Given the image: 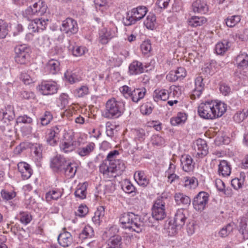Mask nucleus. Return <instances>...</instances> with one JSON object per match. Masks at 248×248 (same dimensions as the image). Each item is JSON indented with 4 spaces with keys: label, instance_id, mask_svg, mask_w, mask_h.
Masks as SVG:
<instances>
[{
    "label": "nucleus",
    "instance_id": "obj_1",
    "mask_svg": "<svg viewBox=\"0 0 248 248\" xmlns=\"http://www.w3.org/2000/svg\"><path fill=\"white\" fill-rule=\"evenodd\" d=\"M125 164L120 157V153L114 150L109 152L99 166V172L105 179H113L123 171Z\"/></svg>",
    "mask_w": 248,
    "mask_h": 248
},
{
    "label": "nucleus",
    "instance_id": "obj_2",
    "mask_svg": "<svg viewBox=\"0 0 248 248\" xmlns=\"http://www.w3.org/2000/svg\"><path fill=\"white\" fill-rule=\"evenodd\" d=\"M226 109L227 105L224 103L217 100H210L201 103L198 108V112L203 119L214 120L221 117Z\"/></svg>",
    "mask_w": 248,
    "mask_h": 248
},
{
    "label": "nucleus",
    "instance_id": "obj_3",
    "mask_svg": "<svg viewBox=\"0 0 248 248\" xmlns=\"http://www.w3.org/2000/svg\"><path fill=\"white\" fill-rule=\"evenodd\" d=\"M122 227L138 233L140 232L143 226V222L140 217L132 212L124 213L120 218Z\"/></svg>",
    "mask_w": 248,
    "mask_h": 248
},
{
    "label": "nucleus",
    "instance_id": "obj_4",
    "mask_svg": "<svg viewBox=\"0 0 248 248\" xmlns=\"http://www.w3.org/2000/svg\"><path fill=\"white\" fill-rule=\"evenodd\" d=\"M124 111V104L118 101L113 98L106 103L105 108L102 112V116L108 119L117 118L121 116Z\"/></svg>",
    "mask_w": 248,
    "mask_h": 248
},
{
    "label": "nucleus",
    "instance_id": "obj_5",
    "mask_svg": "<svg viewBox=\"0 0 248 248\" xmlns=\"http://www.w3.org/2000/svg\"><path fill=\"white\" fill-rule=\"evenodd\" d=\"M47 6L41 0H34L32 6H30L23 12V16L28 20H31L34 16H41L45 14Z\"/></svg>",
    "mask_w": 248,
    "mask_h": 248
},
{
    "label": "nucleus",
    "instance_id": "obj_6",
    "mask_svg": "<svg viewBox=\"0 0 248 248\" xmlns=\"http://www.w3.org/2000/svg\"><path fill=\"white\" fill-rule=\"evenodd\" d=\"M166 200V198L159 196L155 201L152 209V217L155 219L161 220L166 217L165 204Z\"/></svg>",
    "mask_w": 248,
    "mask_h": 248
},
{
    "label": "nucleus",
    "instance_id": "obj_7",
    "mask_svg": "<svg viewBox=\"0 0 248 248\" xmlns=\"http://www.w3.org/2000/svg\"><path fill=\"white\" fill-rule=\"evenodd\" d=\"M76 146V142L73 133H65L63 136V140L59 145L60 151L65 154L73 151Z\"/></svg>",
    "mask_w": 248,
    "mask_h": 248
},
{
    "label": "nucleus",
    "instance_id": "obj_8",
    "mask_svg": "<svg viewBox=\"0 0 248 248\" xmlns=\"http://www.w3.org/2000/svg\"><path fill=\"white\" fill-rule=\"evenodd\" d=\"M16 53L15 61L16 62L24 64L29 59L30 48L26 45H21L16 46L15 48Z\"/></svg>",
    "mask_w": 248,
    "mask_h": 248
},
{
    "label": "nucleus",
    "instance_id": "obj_9",
    "mask_svg": "<svg viewBox=\"0 0 248 248\" xmlns=\"http://www.w3.org/2000/svg\"><path fill=\"white\" fill-rule=\"evenodd\" d=\"M209 201V194L204 191L200 192L194 198L192 203L194 209L202 211L206 207Z\"/></svg>",
    "mask_w": 248,
    "mask_h": 248
},
{
    "label": "nucleus",
    "instance_id": "obj_10",
    "mask_svg": "<svg viewBox=\"0 0 248 248\" xmlns=\"http://www.w3.org/2000/svg\"><path fill=\"white\" fill-rule=\"evenodd\" d=\"M61 31L68 36L76 33L78 30L77 21L70 17L66 18L62 21L60 28Z\"/></svg>",
    "mask_w": 248,
    "mask_h": 248
},
{
    "label": "nucleus",
    "instance_id": "obj_11",
    "mask_svg": "<svg viewBox=\"0 0 248 248\" xmlns=\"http://www.w3.org/2000/svg\"><path fill=\"white\" fill-rule=\"evenodd\" d=\"M38 90L43 95H52L57 93L58 86L55 81H43L39 85Z\"/></svg>",
    "mask_w": 248,
    "mask_h": 248
},
{
    "label": "nucleus",
    "instance_id": "obj_12",
    "mask_svg": "<svg viewBox=\"0 0 248 248\" xmlns=\"http://www.w3.org/2000/svg\"><path fill=\"white\" fill-rule=\"evenodd\" d=\"M63 130L62 125H57L48 129L47 143L51 146H55L58 142L60 133Z\"/></svg>",
    "mask_w": 248,
    "mask_h": 248
},
{
    "label": "nucleus",
    "instance_id": "obj_13",
    "mask_svg": "<svg viewBox=\"0 0 248 248\" xmlns=\"http://www.w3.org/2000/svg\"><path fill=\"white\" fill-rule=\"evenodd\" d=\"M195 88L190 94L192 99L199 98L204 90L205 84L203 82V78L202 76H198L195 79Z\"/></svg>",
    "mask_w": 248,
    "mask_h": 248
},
{
    "label": "nucleus",
    "instance_id": "obj_14",
    "mask_svg": "<svg viewBox=\"0 0 248 248\" xmlns=\"http://www.w3.org/2000/svg\"><path fill=\"white\" fill-rule=\"evenodd\" d=\"M194 148L196 152V156L199 158L203 157L208 153V148L205 140L201 139H198L196 141Z\"/></svg>",
    "mask_w": 248,
    "mask_h": 248
},
{
    "label": "nucleus",
    "instance_id": "obj_15",
    "mask_svg": "<svg viewBox=\"0 0 248 248\" xmlns=\"http://www.w3.org/2000/svg\"><path fill=\"white\" fill-rule=\"evenodd\" d=\"M68 161L61 155H57L51 160L50 166L55 171H62Z\"/></svg>",
    "mask_w": 248,
    "mask_h": 248
},
{
    "label": "nucleus",
    "instance_id": "obj_16",
    "mask_svg": "<svg viewBox=\"0 0 248 248\" xmlns=\"http://www.w3.org/2000/svg\"><path fill=\"white\" fill-rule=\"evenodd\" d=\"M115 29L103 28L99 31V42L102 44H106L113 37L116 36Z\"/></svg>",
    "mask_w": 248,
    "mask_h": 248
},
{
    "label": "nucleus",
    "instance_id": "obj_17",
    "mask_svg": "<svg viewBox=\"0 0 248 248\" xmlns=\"http://www.w3.org/2000/svg\"><path fill=\"white\" fill-rule=\"evenodd\" d=\"M181 166L182 170L187 172H189L194 169L195 163L192 157L189 155H182L181 159Z\"/></svg>",
    "mask_w": 248,
    "mask_h": 248
},
{
    "label": "nucleus",
    "instance_id": "obj_18",
    "mask_svg": "<svg viewBox=\"0 0 248 248\" xmlns=\"http://www.w3.org/2000/svg\"><path fill=\"white\" fill-rule=\"evenodd\" d=\"M64 189L62 188L53 187L47 191L45 195V198L47 202L57 201L62 196Z\"/></svg>",
    "mask_w": 248,
    "mask_h": 248
},
{
    "label": "nucleus",
    "instance_id": "obj_19",
    "mask_svg": "<svg viewBox=\"0 0 248 248\" xmlns=\"http://www.w3.org/2000/svg\"><path fill=\"white\" fill-rule=\"evenodd\" d=\"M17 168L23 179L27 180L31 177L32 174V170L31 166L25 162L18 163Z\"/></svg>",
    "mask_w": 248,
    "mask_h": 248
},
{
    "label": "nucleus",
    "instance_id": "obj_20",
    "mask_svg": "<svg viewBox=\"0 0 248 248\" xmlns=\"http://www.w3.org/2000/svg\"><path fill=\"white\" fill-rule=\"evenodd\" d=\"M187 211L184 209H178L175 214L174 222L178 227H182L184 225L187 219Z\"/></svg>",
    "mask_w": 248,
    "mask_h": 248
},
{
    "label": "nucleus",
    "instance_id": "obj_21",
    "mask_svg": "<svg viewBox=\"0 0 248 248\" xmlns=\"http://www.w3.org/2000/svg\"><path fill=\"white\" fill-rule=\"evenodd\" d=\"M58 241L60 245L63 247H68L73 242V237L71 234L65 231L61 232L58 237Z\"/></svg>",
    "mask_w": 248,
    "mask_h": 248
},
{
    "label": "nucleus",
    "instance_id": "obj_22",
    "mask_svg": "<svg viewBox=\"0 0 248 248\" xmlns=\"http://www.w3.org/2000/svg\"><path fill=\"white\" fill-rule=\"evenodd\" d=\"M218 173L219 175L227 177L230 175L231 168L230 163L226 160H220L218 165Z\"/></svg>",
    "mask_w": 248,
    "mask_h": 248
},
{
    "label": "nucleus",
    "instance_id": "obj_23",
    "mask_svg": "<svg viewBox=\"0 0 248 248\" xmlns=\"http://www.w3.org/2000/svg\"><path fill=\"white\" fill-rule=\"evenodd\" d=\"M95 148V144L93 142L79 147L77 151V154L81 157L88 156L93 152Z\"/></svg>",
    "mask_w": 248,
    "mask_h": 248
},
{
    "label": "nucleus",
    "instance_id": "obj_24",
    "mask_svg": "<svg viewBox=\"0 0 248 248\" xmlns=\"http://www.w3.org/2000/svg\"><path fill=\"white\" fill-rule=\"evenodd\" d=\"M143 64L138 61H134L129 65L128 73L130 75H137L144 72Z\"/></svg>",
    "mask_w": 248,
    "mask_h": 248
},
{
    "label": "nucleus",
    "instance_id": "obj_25",
    "mask_svg": "<svg viewBox=\"0 0 248 248\" xmlns=\"http://www.w3.org/2000/svg\"><path fill=\"white\" fill-rule=\"evenodd\" d=\"M15 116L14 107L12 106L8 105L4 108L0 109V119L10 121L13 120Z\"/></svg>",
    "mask_w": 248,
    "mask_h": 248
},
{
    "label": "nucleus",
    "instance_id": "obj_26",
    "mask_svg": "<svg viewBox=\"0 0 248 248\" xmlns=\"http://www.w3.org/2000/svg\"><path fill=\"white\" fill-rule=\"evenodd\" d=\"M235 63L239 69H244L248 67V54L245 52L240 53L235 59Z\"/></svg>",
    "mask_w": 248,
    "mask_h": 248
},
{
    "label": "nucleus",
    "instance_id": "obj_27",
    "mask_svg": "<svg viewBox=\"0 0 248 248\" xmlns=\"http://www.w3.org/2000/svg\"><path fill=\"white\" fill-rule=\"evenodd\" d=\"M134 177L138 184L143 187H146L149 183V180L147 178L143 171L138 170L136 171Z\"/></svg>",
    "mask_w": 248,
    "mask_h": 248
},
{
    "label": "nucleus",
    "instance_id": "obj_28",
    "mask_svg": "<svg viewBox=\"0 0 248 248\" xmlns=\"http://www.w3.org/2000/svg\"><path fill=\"white\" fill-rule=\"evenodd\" d=\"M193 11L194 13L205 14L208 11V6L206 3L201 0H196L192 4Z\"/></svg>",
    "mask_w": 248,
    "mask_h": 248
},
{
    "label": "nucleus",
    "instance_id": "obj_29",
    "mask_svg": "<svg viewBox=\"0 0 248 248\" xmlns=\"http://www.w3.org/2000/svg\"><path fill=\"white\" fill-rule=\"evenodd\" d=\"M169 97L168 91L165 89H156L153 93V97L154 100L158 102L159 101H166Z\"/></svg>",
    "mask_w": 248,
    "mask_h": 248
},
{
    "label": "nucleus",
    "instance_id": "obj_30",
    "mask_svg": "<svg viewBox=\"0 0 248 248\" xmlns=\"http://www.w3.org/2000/svg\"><path fill=\"white\" fill-rule=\"evenodd\" d=\"M105 208L104 206H99L94 213V216L92 217L93 221L96 225H99L105 219Z\"/></svg>",
    "mask_w": 248,
    "mask_h": 248
},
{
    "label": "nucleus",
    "instance_id": "obj_31",
    "mask_svg": "<svg viewBox=\"0 0 248 248\" xmlns=\"http://www.w3.org/2000/svg\"><path fill=\"white\" fill-rule=\"evenodd\" d=\"M207 22L206 18L204 16H192L188 20V24L192 27L202 26Z\"/></svg>",
    "mask_w": 248,
    "mask_h": 248
},
{
    "label": "nucleus",
    "instance_id": "obj_32",
    "mask_svg": "<svg viewBox=\"0 0 248 248\" xmlns=\"http://www.w3.org/2000/svg\"><path fill=\"white\" fill-rule=\"evenodd\" d=\"M131 11L133 15L134 16V17L137 21H139L142 19L146 15L148 9L145 6H139L136 8H133Z\"/></svg>",
    "mask_w": 248,
    "mask_h": 248
},
{
    "label": "nucleus",
    "instance_id": "obj_33",
    "mask_svg": "<svg viewBox=\"0 0 248 248\" xmlns=\"http://www.w3.org/2000/svg\"><path fill=\"white\" fill-rule=\"evenodd\" d=\"M45 69L52 74H56L60 70V62L54 59H51L47 63Z\"/></svg>",
    "mask_w": 248,
    "mask_h": 248
},
{
    "label": "nucleus",
    "instance_id": "obj_34",
    "mask_svg": "<svg viewBox=\"0 0 248 248\" xmlns=\"http://www.w3.org/2000/svg\"><path fill=\"white\" fill-rule=\"evenodd\" d=\"M187 120V115L184 112H180L175 117L170 120V124L173 126H177L184 124Z\"/></svg>",
    "mask_w": 248,
    "mask_h": 248
},
{
    "label": "nucleus",
    "instance_id": "obj_35",
    "mask_svg": "<svg viewBox=\"0 0 248 248\" xmlns=\"http://www.w3.org/2000/svg\"><path fill=\"white\" fill-rule=\"evenodd\" d=\"M87 183L79 184L75 191V195L80 199H84L86 197Z\"/></svg>",
    "mask_w": 248,
    "mask_h": 248
},
{
    "label": "nucleus",
    "instance_id": "obj_36",
    "mask_svg": "<svg viewBox=\"0 0 248 248\" xmlns=\"http://www.w3.org/2000/svg\"><path fill=\"white\" fill-rule=\"evenodd\" d=\"M146 90L145 88L134 89L132 92L131 99L135 103H138L140 99L144 98Z\"/></svg>",
    "mask_w": 248,
    "mask_h": 248
},
{
    "label": "nucleus",
    "instance_id": "obj_37",
    "mask_svg": "<svg viewBox=\"0 0 248 248\" xmlns=\"http://www.w3.org/2000/svg\"><path fill=\"white\" fill-rule=\"evenodd\" d=\"M184 186L188 189H195L199 185L198 180L195 177H184Z\"/></svg>",
    "mask_w": 248,
    "mask_h": 248
},
{
    "label": "nucleus",
    "instance_id": "obj_38",
    "mask_svg": "<svg viewBox=\"0 0 248 248\" xmlns=\"http://www.w3.org/2000/svg\"><path fill=\"white\" fill-rule=\"evenodd\" d=\"M62 171L64 172L66 176L68 178H73L77 171L76 164L67 162Z\"/></svg>",
    "mask_w": 248,
    "mask_h": 248
},
{
    "label": "nucleus",
    "instance_id": "obj_39",
    "mask_svg": "<svg viewBox=\"0 0 248 248\" xmlns=\"http://www.w3.org/2000/svg\"><path fill=\"white\" fill-rule=\"evenodd\" d=\"M17 218L25 225L29 224L32 219L31 214L27 211H21L17 215Z\"/></svg>",
    "mask_w": 248,
    "mask_h": 248
},
{
    "label": "nucleus",
    "instance_id": "obj_40",
    "mask_svg": "<svg viewBox=\"0 0 248 248\" xmlns=\"http://www.w3.org/2000/svg\"><path fill=\"white\" fill-rule=\"evenodd\" d=\"M122 238L119 235L111 237L108 242L106 248H122Z\"/></svg>",
    "mask_w": 248,
    "mask_h": 248
},
{
    "label": "nucleus",
    "instance_id": "obj_41",
    "mask_svg": "<svg viewBox=\"0 0 248 248\" xmlns=\"http://www.w3.org/2000/svg\"><path fill=\"white\" fill-rule=\"evenodd\" d=\"M175 201L177 204L188 205L190 203V198L183 193L178 192L174 195Z\"/></svg>",
    "mask_w": 248,
    "mask_h": 248
},
{
    "label": "nucleus",
    "instance_id": "obj_42",
    "mask_svg": "<svg viewBox=\"0 0 248 248\" xmlns=\"http://www.w3.org/2000/svg\"><path fill=\"white\" fill-rule=\"evenodd\" d=\"M31 152L35 159L40 160L42 157V146L39 144L35 143L31 147Z\"/></svg>",
    "mask_w": 248,
    "mask_h": 248
},
{
    "label": "nucleus",
    "instance_id": "obj_43",
    "mask_svg": "<svg viewBox=\"0 0 248 248\" xmlns=\"http://www.w3.org/2000/svg\"><path fill=\"white\" fill-rule=\"evenodd\" d=\"M53 119V116L50 111H46L40 117L37 122L38 125L46 126Z\"/></svg>",
    "mask_w": 248,
    "mask_h": 248
},
{
    "label": "nucleus",
    "instance_id": "obj_44",
    "mask_svg": "<svg viewBox=\"0 0 248 248\" xmlns=\"http://www.w3.org/2000/svg\"><path fill=\"white\" fill-rule=\"evenodd\" d=\"M156 24V17L153 14L150 13L144 21V25L148 29L153 30Z\"/></svg>",
    "mask_w": 248,
    "mask_h": 248
},
{
    "label": "nucleus",
    "instance_id": "obj_45",
    "mask_svg": "<svg viewBox=\"0 0 248 248\" xmlns=\"http://www.w3.org/2000/svg\"><path fill=\"white\" fill-rule=\"evenodd\" d=\"M229 46V42L224 41V42H219L216 44L215 50L217 55H223L228 50Z\"/></svg>",
    "mask_w": 248,
    "mask_h": 248
},
{
    "label": "nucleus",
    "instance_id": "obj_46",
    "mask_svg": "<svg viewBox=\"0 0 248 248\" xmlns=\"http://www.w3.org/2000/svg\"><path fill=\"white\" fill-rule=\"evenodd\" d=\"M69 49L72 50L73 55L76 57L82 56L88 51L87 48L84 46H69Z\"/></svg>",
    "mask_w": 248,
    "mask_h": 248
},
{
    "label": "nucleus",
    "instance_id": "obj_47",
    "mask_svg": "<svg viewBox=\"0 0 248 248\" xmlns=\"http://www.w3.org/2000/svg\"><path fill=\"white\" fill-rule=\"evenodd\" d=\"M93 235L94 231L93 228L89 225H86L79 234V237L84 239L91 238Z\"/></svg>",
    "mask_w": 248,
    "mask_h": 248
},
{
    "label": "nucleus",
    "instance_id": "obj_48",
    "mask_svg": "<svg viewBox=\"0 0 248 248\" xmlns=\"http://www.w3.org/2000/svg\"><path fill=\"white\" fill-rule=\"evenodd\" d=\"M239 231L243 236L244 239H248V219L244 218L240 223Z\"/></svg>",
    "mask_w": 248,
    "mask_h": 248
},
{
    "label": "nucleus",
    "instance_id": "obj_49",
    "mask_svg": "<svg viewBox=\"0 0 248 248\" xmlns=\"http://www.w3.org/2000/svg\"><path fill=\"white\" fill-rule=\"evenodd\" d=\"M90 93L88 86L82 85L74 91V94L78 97H83Z\"/></svg>",
    "mask_w": 248,
    "mask_h": 248
},
{
    "label": "nucleus",
    "instance_id": "obj_50",
    "mask_svg": "<svg viewBox=\"0 0 248 248\" xmlns=\"http://www.w3.org/2000/svg\"><path fill=\"white\" fill-rule=\"evenodd\" d=\"M245 180L244 173H240V178L233 179L231 181V185L235 189H238L242 187Z\"/></svg>",
    "mask_w": 248,
    "mask_h": 248
},
{
    "label": "nucleus",
    "instance_id": "obj_51",
    "mask_svg": "<svg viewBox=\"0 0 248 248\" xmlns=\"http://www.w3.org/2000/svg\"><path fill=\"white\" fill-rule=\"evenodd\" d=\"M241 20V17L238 15H234L228 17L226 19V24L230 28L234 27Z\"/></svg>",
    "mask_w": 248,
    "mask_h": 248
},
{
    "label": "nucleus",
    "instance_id": "obj_52",
    "mask_svg": "<svg viewBox=\"0 0 248 248\" xmlns=\"http://www.w3.org/2000/svg\"><path fill=\"white\" fill-rule=\"evenodd\" d=\"M116 125L109 122H107L106 124V133L107 135L112 138L117 131L116 130Z\"/></svg>",
    "mask_w": 248,
    "mask_h": 248
},
{
    "label": "nucleus",
    "instance_id": "obj_53",
    "mask_svg": "<svg viewBox=\"0 0 248 248\" xmlns=\"http://www.w3.org/2000/svg\"><path fill=\"white\" fill-rule=\"evenodd\" d=\"M137 20L134 17L131 11L126 13V16L123 19V23L125 26H130L135 24Z\"/></svg>",
    "mask_w": 248,
    "mask_h": 248
},
{
    "label": "nucleus",
    "instance_id": "obj_54",
    "mask_svg": "<svg viewBox=\"0 0 248 248\" xmlns=\"http://www.w3.org/2000/svg\"><path fill=\"white\" fill-rule=\"evenodd\" d=\"M248 116V110L237 111L233 116V119L235 122L240 123L243 121Z\"/></svg>",
    "mask_w": 248,
    "mask_h": 248
},
{
    "label": "nucleus",
    "instance_id": "obj_55",
    "mask_svg": "<svg viewBox=\"0 0 248 248\" xmlns=\"http://www.w3.org/2000/svg\"><path fill=\"white\" fill-rule=\"evenodd\" d=\"M38 44L41 46H49L51 44L49 37L47 35L44 34L39 36L38 38Z\"/></svg>",
    "mask_w": 248,
    "mask_h": 248
},
{
    "label": "nucleus",
    "instance_id": "obj_56",
    "mask_svg": "<svg viewBox=\"0 0 248 248\" xmlns=\"http://www.w3.org/2000/svg\"><path fill=\"white\" fill-rule=\"evenodd\" d=\"M233 230V224H228L226 226L223 227L219 232V235L222 237L228 236Z\"/></svg>",
    "mask_w": 248,
    "mask_h": 248
},
{
    "label": "nucleus",
    "instance_id": "obj_57",
    "mask_svg": "<svg viewBox=\"0 0 248 248\" xmlns=\"http://www.w3.org/2000/svg\"><path fill=\"white\" fill-rule=\"evenodd\" d=\"M135 138L140 141L143 140L146 137L145 130L142 128L135 129L133 131Z\"/></svg>",
    "mask_w": 248,
    "mask_h": 248
},
{
    "label": "nucleus",
    "instance_id": "obj_58",
    "mask_svg": "<svg viewBox=\"0 0 248 248\" xmlns=\"http://www.w3.org/2000/svg\"><path fill=\"white\" fill-rule=\"evenodd\" d=\"M69 97L66 93H62L58 98V102L60 103V107L64 108L69 104Z\"/></svg>",
    "mask_w": 248,
    "mask_h": 248
},
{
    "label": "nucleus",
    "instance_id": "obj_59",
    "mask_svg": "<svg viewBox=\"0 0 248 248\" xmlns=\"http://www.w3.org/2000/svg\"><path fill=\"white\" fill-rule=\"evenodd\" d=\"M133 89L126 85L123 86L120 88L121 93L126 98H130Z\"/></svg>",
    "mask_w": 248,
    "mask_h": 248
},
{
    "label": "nucleus",
    "instance_id": "obj_60",
    "mask_svg": "<svg viewBox=\"0 0 248 248\" xmlns=\"http://www.w3.org/2000/svg\"><path fill=\"white\" fill-rule=\"evenodd\" d=\"M88 213V208L85 205H80L75 212V215L79 217H85Z\"/></svg>",
    "mask_w": 248,
    "mask_h": 248
},
{
    "label": "nucleus",
    "instance_id": "obj_61",
    "mask_svg": "<svg viewBox=\"0 0 248 248\" xmlns=\"http://www.w3.org/2000/svg\"><path fill=\"white\" fill-rule=\"evenodd\" d=\"M40 31L45 30L47 25L48 19H35L34 20Z\"/></svg>",
    "mask_w": 248,
    "mask_h": 248
},
{
    "label": "nucleus",
    "instance_id": "obj_62",
    "mask_svg": "<svg viewBox=\"0 0 248 248\" xmlns=\"http://www.w3.org/2000/svg\"><path fill=\"white\" fill-rule=\"evenodd\" d=\"M141 50L144 54H148L152 49L151 44L149 40L144 41L140 46Z\"/></svg>",
    "mask_w": 248,
    "mask_h": 248
},
{
    "label": "nucleus",
    "instance_id": "obj_63",
    "mask_svg": "<svg viewBox=\"0 0 248 248\" xmlns=\"http://www.w3.org/2000/svg\"><path fill=\"white\" fill-rule=\"evenodd\" d=\"M152 144L156 146H161L164 144L165 140L158 135H154L152 137Z\"/></svg>",
    "mask_w": 248,
    "mask_h": 248
},
{
    "label": "nucleus",
    "instance_id": "obj_64",
    "mask_svg": "<svg viewBox=\"0 0 248 248\" xmlns=\"http://www.w3.org/2000/svg\"><path fill=\"white\" fill-rule=\"evenodd\" d=\"M170 93L169 95L171 94L174 97H179L182 93V88L180 86L172 85L170 88Z\"/></svg>",
    "mask_w": 248,
    "mask_h": 248
}]
</instances>
